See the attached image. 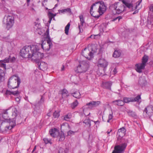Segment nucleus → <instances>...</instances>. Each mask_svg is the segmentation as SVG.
<instances>
[{
    "mask_svg": "<svg viewBox=\"0 0 153 153\" xmlns=\"http://www.w3.org/2000/svg\"><path fill=\"white\" fill-rule=\"evenodd\" d=\"M38 68L43 71H44L47 68V65L46 63L44 62H39L38 64Z\"/></svg>",
    "mask_w": 153,
    "mask_h": 153,
    "instance_id": "16",
    "label": "nucleus"
},
{
    "mask_svg": "<svg viewBox=\"0 0 153 153\" xmlns=\"http://www.w3.org/2000/svg\"><path fill=\"white\" fill-rule=\"evenodd\" d=\"M88 66L89 65L87 62L82 61L75 69V71L79 73H85L87 70Z\"/></svg>",
    "mask_w": 153,
    "mask_h": 153,
    "instance_id": "8",
    "label": "nucleus"
},
{
    "mask_svg": "<svg viewBox=\"0 0 153 153\" xmlns=\"http://www.w3.org/2000/svg\"><path fill=\"white\" fill-rule=\"evenodd\" d=\"M2 50V48L0 46V54H1V53Z\"/></svg>",
    "mask_w": 153,
    "mask_h": 153,
    "instance_id": "60",
    "label": "nucleus"
},
{
    "mask_svg": "<svg viewBox=\"0 0 153 153\" xmlns=\"http://www.w3.org/2000/svg\"><path fill=\"white\" fill-rule=\"evenodd\" d=\"M153 114V106L149 105L145 108L143 112V116L144 117L150 118Z\"/></svg>",
    "mask_w": 153,
    "mask_h": 153,
    "instance_id": "10",
    "label": "nucleus"
},
{
    "mask_svg": "<svg viewBox=\"0 0 153 153\" xmlns=\"http://www.w3.org/2000/svg\"><path fill=\"white\" fill-rule=\"evenodd\" d=\"M150 10L153 12V5L151 6L150 7Z\"/></svg>",
    "mask_w": 153,
    "mask_h": 153,
    "instance_id": "56",
    "label": "nucleus"
},
{
    "mask_svg": "<svg viewBox=\"0 0 153 153\" xmlns=\"http://www.w3.org/2000/svg\"><path fill=\"white\" fill-rule=\"evenodd\" d=\"M4 119L6 120H7L8 119V115H5V117H3Z\"/></svg>",
    "mask_w": 153,
    "mask_h": 153,
    "instance_id": "55",
    "label": "nucleus"
},
{
    "mask_svg": "<svg viewBox=\"0 0 153 153\" xmlns=\"http://www.w3.org/2000/svg\"><path fill=\"white\" fill-rule=\"evenodd\" d=\"M74 133V132L72 131H69L68 132V135H71L72 134Z\"/></svg>",
    "mask_w": 153,
    "mask_h": 153,
    "instance_id": "50",
    "label": "nucleus"
},
{
    "mask_svg": "<svg viewBox=\"0 0 153 153\" xmlns=\"http://www.w3.org/2000/svg\"><path fill=\"white\" fill-rule=\"evenodd\" d=\"M73 96L75 98L77 99H79L81 97V94L79 92L76 91L72 94Z\"/></svg>",
    "mask_w": 153,
    "mask_h": 153,
    "instance_id": "29",
    "label": "nucleus"
},
{
    "mask_svg": "<svg viewBox=\"0 0 153 153\" xmlns=\"http://www.w3.org/2000/svg\"><path fill=\"white\" fill-rule=\"evenodd\" d=\"M36 146H35L34 147V148H33V151H32V153H33V152L36 149Z\"/></svg>",
    "mask_w": 153,
    "mask_h": 153,
    "instance_id": "58",
    "label": "nucleus"
},
{
    "mask_svg": "<svg viewBox=\"0 0 153 153\" xmlns=\"http://www.w3.org/2000/svg\"><path fill=\"white\" fill-rule=\"evenodd\" d=\"M60 116L59 111H55L53 114V117L55 118H58Z\"/></svg>",
    "mask_w": 153,
    "mask_h": 153,
    "instance_id": "35",
    "label": "nucleus"
},
{
    "mask_svg": "<svg viewBox=\"0 0 153 153\" xmlns=\"http://www.w3.org/2000/svg\"><path fill=\"white\" fill-rule=\"evenodd\" d=\"M12 118H9V122L12 123L14 125H16V123L18 124L19 123L21 120V117L18 114V111L17 109L14 107L12 108Z\"/></svg>",
    "mask_w": 153,
    "mask_h": 153,
    "instance_id": "5",
    "label": "nucleus"
},
{
    "mask_svg": "<svg viewBox=\"0 0 153 153\" xmlns=\"http://www.w3.org/2000/svg\"><path fill=\"white\" fill-rule=\"evenodd\" d=\"M124 8L125 7L122 4H120L119 3V5L118 6V7L116 10V13L119 14L122 13L124 11Z\"/></svg>",
    "mask_w": 153,
    "mask_h": 153,
    "instance_id": "22",
    "label": "nucleus"
},
{
    "mask_svg": "<svg viewBox=\"0 0 153 153\" xmlns=\"http://www.w3.org/2000/svg\"><path fill=\"white\" fill-rule=\"evenodd\" d=\"M119 2H117L114 3V4L111 5L110 7L111 9L112 10H114L115 11L117 8L118 7V6L119 5Z\"/></svg>",
    "mask_w": 153,
    "mask_h": 153,
    "instance_id": "27",
    "label": "nucleus"
},
{
    "mask_svg": "<svg viewBox=\"0 0 153 153\" xmlns=\"http://www.w3.org/2000/svg\"><path fill=\"white\" fill-rule=\"evenodd\" d=\"M126 129L124 128H122L118 130L117 132V135L120 137H122L125 135Z\"/></svg>",
    "mask_w": 153,
    "mask_h": 153,
    "instance_id": "20",
    "label": "nucleus"
},
{
    "mask_svg": "<svg viewBox=\"0 0 153 153\" xmlns=\"http://www.w3.org/2000/svg\"><path fill=\"white\" fill-rule=\"evenodd\" d=\"M128 115L132 117H135L136 116V114L135 112L131 111H127Z\"/></svg>",
    "mask_w": 153,
    "mask_h": 153,
    "instance_id": "34",
    "label": "nucleus"
},
{
    "mask_svg": "<svg viewBox=\"0 0 153 153\" xmlns=\"http://www.w3.org/2000/svg\"><path fill=\"white\" fill-rule=\"evenodd\" d=\"M101 103L100 101H90V102L86 103V105L82 107L83 112L85 116L88 115L90 113H89L88 114L85 113L86 109H93L95 107L99 106Z\"/></svg>",
    "mask_w": 153,
    "mask_h": 153,
    "instance_id": "6",
    "label": "nucleus"
},
{
    "mask_svg": "<svg viewBox=\"0 0 153 153\" xmlns=\"http://www.w3.org/2000/svg\"><path fill=\"white\" fill-rule=\"evenodd\" d=\"M123 4L127 8L133 9V4L129 1L128 0H120Z\"/></svg>",
    "mask_w": 153,
    "mask_h": 153,
    "instance_id": "19",
    "label": "nucleus"
},
{
    "mask_svg": "<svg viewBox=\"0 0 153 153\" xmlns=\"http://www.w3.org/2000/svg\"><path fill=\"white\" fill-rule=\"evenodd\" d=\"M80 20V25L79 24L78 25V28L79 30V32H82L83 31L82 27L83 26V24L85 23V20L82 15H80L79 16Z\"/></svg>",
    "mask_w": 153,
    "mask_h": 153,
    "instance_id": "18",
    "label": "nucleus"
},
{
    "mask_svg": "<svg viewBox=\"0 0 153 153\" xmlns=\"http://www.w3.org/2000/svg\"><path fill=\"white\" fill-rule=\"evenodd\" d=\"M64 149L62 148H60L59 149V151L58 153H62V152L63 151Z\"/></svg>",
    "mask_w": 153,
    "mask_h": 153,
    "instance_id": "53",
    "label": "nucleus"
},
{
    "mask_svg": "<svg viewBox=\"0 0 153 153\" xmlns=\"http://www.w3.org/2000/svg\"><path fill=\"white\" fill-rule=\"evenodd\" d=\"M4 75L5 74L4 73H2L0 74V83L4 80Z\"/></svg>",
    "mask_w": 153,
    "mask_h": 153,
    "instance_id": "40",
    "label": "nucleus"
},
{
    "mask_svg": "<svg viewBox=\"0 0 153 153\" xmlns=\"http://www.w3.org/2000/svg\"><path fill=\"white\" fill-rule=\"evenodd\" d=\"M132 97H125L123 98V100L124 103H128L130 102H132Z\"/></svg>",
    "mask_w": 153,
    "mask_h": 153,
    "instance_id": "31",
    "label": "nucleus"
},
{
    "mask_svg": "<svg viewBox=\"0 0 153 153\" xmlns=\"http://www.w3.org/2000/svg\"><path fill=\"white\" fill-rule=\"evenodd\" d=\"M135 66L136 67L135 69L136 71L139 73H141L142 72V70L145 68L146 66L142 63H140L136 64Z\"/></svg>",
    "mask_w": 153,
    "mask_h": 153,
    "instance_id": "17",
    "label": "nucleus"
},
{
    "mask_svg": "<svg viewBox=\"0 0 153 153\" xmlns=\"http://www.w3.org/2000/svg\"><path fill=\"white\" fill-rule=\"evenodd\" d=\"M62 94V98L65 99L69 96L68 92L65 89H64L60 91Z\"/></svg>",
    "mask_w": 153,
    "mask_h": 153,
    "instance_id": "21",
    "label": "nucleus"
},
{
    "mask_svg": "<svg viewBox=\"0 0 153 153\" xmlns=\"http://www.w3.org/2000/svg\"><path fill=\"white\" fill-rule=\"evenodd\" d=\"M112 102L114 103V105L120 106H123L124 104L123 100H119L114 101Z\"/></svg>",
    "mask_w": 153,
    "mask_h": 153,
    "instance_id": "23",
    "label": "nucleus"
},
{
    "mask_svg": "<svg viewBox=\"0 0 153 153\" xmlns=\"http://www.w3.org/2000/svg\"><path fill=\"white\" fill-rule=\"evenodd\" d=\"M121 143L115 146L114 149L112 153H123L127 146L128 140L127 139L122 138L121 140Z\"/></svg>",
    "mask_w": 153,
    "mask_h": 153,
    "instance_id": "4",
    "label": "nucleus"
},
{
    "mask_svg": "<svg viewBox=\"0 0 153 153\" xmlns=\"http://www.w3.org/2000/svg\"><path fill=\"white\" fill-rule=\"evenodd\" d=\"M0 66L3 68L4 69H6V65L5 63L1 60L0 61Z\"/></svg>",
    "mask_w": 153,
    "mask_h": 153,
    "instance_id": "38",
    "label": "nucleus"
},
{
    "mask_svg": "<svg viewBox=\"0 0 153 153\" xmlns=\"http://www.w3.org/2000/svg\"><path fill=\"white\" fill-rule=\"evenodd\" d=\"M97 36V35H91L90 36V38L93 39H95V36Z\"/></svg>",
    "mask_w": 153,
    "mask_h": 153,
    "instance_id": "54",
    "label": "nucleus"
},
{
    "mask_svg": "<svg viewBox=\"0 0 153 153\" xmlns=\"http://www.w3.org/2000/svg\"><path fill=\"white\" fill-rule=\"evenodd\" d=\"M108 63L104 59L100 58L99 59L98 62V66L99 67L106 68L108 65Z\"/></svg>",
    "mask_w": 153,
    "mask_h": 153,
    "instance_id": "12",
    "label": "nucleus"
},
{
    "mask_svg": "<svg viewBox=\"0 0 153 153\" xmlns=\"http://www.w3.org/2000/svg\"><path fill=\"white\" fill-rule=\"evenodd\" d=\"M121 54V52L120 50H116L114 52L113 56L115 58H118L120 56Z\"/></svg>",
    "mask_w": 153,
    "mask_h": 153,
    "instance_id": "25",
    "label": "nucleus"
},
{
    "mask_svg": "<svg viewBox=\"0 0 153 153\" xmlns=\"http://www.w3.org/2000/svg\"><path fill=\"white\" fill-rule=\"evenodd\" d=\"M118 19V18H117V17L114 19H113V21H116V20H117V19Z\"/></svg>",
    "mask_w": 153,
    "mask_h": 153,
    "instance_id": "64",
    "label": "nucleus"
},
{
    "mask_svg": "<svg viewBox=\"0 0 153 153\" xmlns=\"http://www.w3.org/2000/svg\"><path fill=\"white\" fill-rule=\"evenodd\" d=\"M15 60H16V58L14 56L11 57V56H10V62H13Z\"/></svg>",
    "mask_w": 153,
    "mask_h": 153,
    "instance_id": "48",
    "label": "nucleus"
},
{
    "mask_svg": "<svg viewBox=\"0 0 153 153\" xmlns=\"http://www.w3.org/2000/svg\"><path fill=\"white\" fill-rule=\"evenodd\" d=\"M106 7L103 1H98L94 3L91 6L90 13L95 18H99L106 11Z\"/></svg>",
    "mask_w": 153,
    "mask_h": 153,
    "instance_id": "2",
    "label": "nucleus"
},
{
    "mask_svg": "<svg viewBox=\"0 0 153 153\" xmlns=\"http://www.w3.org/2000/svg\"><path fill=\"white\" fill-rule=\"evenodd\" d=\"M48 38L47 40V44L44 43V41L42 42V44H41V46L43 50L45 51H49L50 49L52 46V43L50 38L48 36L47 37Z\"/></svg>",
    "mask_w": 153,
    "mask_h": 153,
    "instance_id": "11",
    "label": "nucleus"
},
{
    "mask_svg": "<svg viewBox=\"0 0 153 153\" xmlns=\"http://www.w3.org/2000/svg\"><path fill=\"white\" fill-rule=\"evenodd\" d=\"M138 83L142 87L145 86L147 84L146 77L143 76L140 77L139 79Z\"/></svg>",
    "mask_w": 153,
    "mask_h": 153,
    "instance_id": "15",
    "label": "nucleus"
},
{
    "mask_svg": "<svg viewBox=\"0 0 153 153\" xmlns=\"http://www.w3.org/2000/svg\"><path fill=\"white\" fill-rule=\"evenodd\" d=\"M39 47L37 45L26 46L20 50V56L23 58H32L33 59H42L44 56L43 53L39 51Z\"/></svg>",
    "mask_w": 153,
    "mask_h": 153,
    "instance_id": "1",
    "label": "nucleus"
},
{
    "mask_svg": "<svg viewBox=\"0 0 153 153\" xmlns=\"http://www.w3.org/2000/svg\"><path fill=\"white\" fill-rule=\"evenodd\" d=\"M5 18V22L4 21L3 22L6 24L7 30H9L12 27L14 23V17L13 16H8L4 17V19Z\"/></svg>",
    "mask_w": 153,
    "mask_h": 153,
    "instance_id": "9",
    "label": "nucleus"
},
{
    "mask_svg": "<svg viewBox=\"0 0 153 153\" xmlns=\"http://www.w3.org/2000/svg\"><path fill=\"white\" fill-rule=\"evenodd\" d=\"M64 66L63 65L61 68V70L62 71H63L64 70Z\"/></svg>",
    "mask_w": 153,
    "mask_h": 153,
    "instance_id": "62",
    "label": "nucleus"
},
{
    "mask_svg": "<svg viewBox=\"0 0 153 153\" xmlns=\"http://www.w3.org/2000/svg\"><path fill=\"white\" fill-rule=\"evenodd\" d=\"M20 100L21 97H18L15 98V100L18 102V103H19L20 102Z\"/></svg>",
    "mask_w": 153,
    "mask_h": 153,
    "instance_id": "49",
    "label": "nucleus"
},
{
    "mask_svg": "<svg viewBox=\"0 0 153 153\" xmlns=\"http://www.w3.org/2000/svg\"><path fill=\"white\" fill-rule=\"evenodd\" d=\"M30 0H27V5H29V3H30Z\"/></svg>",
    "mask_w": 153,
    "mask_h": 153,
    "instance_id": "63",
    "label": "nucleus"
},
{
    "mask_svg": "<svg viewBox=\"0 0 153 153\" xmlns=\"http://www.w3.org/2000/svg\"><path fill=\"white\" fill-rule=\"evenodd\" d=\"M117 18L119 21L120 19H122V17L121 16H119L117 17Z\"/></svg>",
    "mask_w": 153,
    "mask_h": 153,
    "instance_id": "59",
    "label": "nucleus"
},
{
    "mask_svg": "<svg viewBox=\"0 0 153 153\" xmlns=\"http://www.w3.org/2000/svg\"><path fill=\"white\" fill-rule=\"evenodd\" d=\"M43 140H44L45 143L46 144L50 143L51 144L52 143L51 142V139L49 140L47 138H45L43 139Z\"/></svg>",
    "mask_w": 153,
    "mask_h": 153,
    "instance_id": "39",
    "label": "nucleus"
},
{
    "mask_svg": "<svg viewBox=\"0 0 153 153\" xmlns=\"http://www.w3.org/2000/svg\"><path fill=\"white\" fill-rule=\"evenodd\" d=\"M34 28L37 30H40L41 29L40 25L39 24L35 25Z\"/></svg>",
    "mask_w": 153,
    "mask_h": 153,
    "instance_id": "45",
    "label": "nucleus"
},
{
    "mask_svg": "<svg viewBox=\"0 0 153 153\" xmlns=\"http://www.w3.org/2000/svg\"><path fill=\"white\" fill-rule=\"evenodd\" d=\"M48 15L49 19H52L56 16V14L49 12L48 13Z\"/></svg>",
    "mask_w": 153,
    "mask_h": 153,
    "instance_id": "42",
    "label": "nucleus"
},
{
    "mask_svg": "<svg viewBox=\"0 0 153 153\" xmlns=\"http://www.w3.org/2000/svg\"><path fill=\"white\" fill-rule=\"evenodd\" d=\"M141 99L140 96L139 95H137L135 97H132V102H138L140 99Z\"/></svg>",
    "mask_w": 153,
    "mask_h": 153,
    "instance_id": "33",
    "label": "nucleus"
},
{
    "mask_svg": "<svg viewBox=\"0 0 153 153\" xmlns=\"http://www.w3.org/2000/svg\"><path fill=\"white\" fill-rule=\"evenodd\" d=\"M113 117V113L112 112L111 114H109L108 117V119L107 120V122L109 123L111 122V121Z\"/></svg>",
    "mask_w": 153,
    "mask_h": 153,
    "instance_id": "43",
    "label": "nucleus"
},
{
    "mask_svg": "<svg viewBox=\"0 0 153 153\" xmlns=\"http://www.w3.org/2000/svg\"><path fill=\"white\" fill-rule=\"evenodd\" d=\"M111 131H112V130L111 129L109 131V130H108L107 132V134H109L111 132Z\"/></svg>",
    "mask_w": 153,
    "mask_h": 153,
    "instance_id": "61",
    "label": "nucleus"
},
{
    "mask_svg": "<svg viewBox=\"0 0 153 153\" xmlns=\"http://www.w3.org/2000/svg\"><path fill=\"white\" fill-rule=\"evenodd\" d=\"M149 57L146 55H144L142 58V64L146 66V62H148V60Z\"/></svg>",
    "mask_w": 153,
    "mask_h": 153,
    "instance_id": "28",
    "label": "nucleus"
},
{
    "mask_svg": "<svg viewBox=\"0 0 153 153\" xmlns=\"http://www.w3.org/2000/svg\"><path fill=\"white\" fill-rule=\"evenodd\" d=\"M19 92L18 91H10L7 90L6 92V94L7 95H9L13 94V95H15L16 94H19Z\"/></svg>",
    "mask_w": 153,
    "mask_h": 153,
    "instance_id": "26",
    "label": "nucleus"
},
{
    "mask_svg": "<svg viewBox=\"0 0 153 153\" xmlns=\"http://www.w3.org/2000/svg\"><path fill=\"white\" fill-rule=\"evenodd\" d=\"M112 85V82L111 81L102 82V86L103 88L109 90H111V87Z\"/></svg>",
    "mask_w": 153,
    "mask_h": 153,
    "instance_id": "14",
    "label": "nucleus"
},
{
    "mask_svg": "<svg viewBox=\"0 0 153 153\" xmlns=\"http://www.w3.org/2000/svg\"><path fill=\"white\" fill-rule=\"evenodd\" d=\"M78 104V102L77 100H76L71 105V108L73 109Z\"/></svg>",
    "mask_w": 153,
    "mask_h": 153,
    "instance_id": "37",
    "label": "nucleus"
},
{
    "mask_svg": "<svg viewBox=\"0 0 153 153\" xmlns=\"http://www.w3.org/2000/svg\"><path fill=\"white\" fill-rule=\"evenodd\" d=\"M44 98L43 96L41 97V98L40 100V102L41 103H42L44 102Z\"/></svg>",
    "mask_w": 153,
    "mask_h": 153,
    "instance_id": "52",
    "label": "nucleus"
},
{
    "mask_svg": "<svg viewBox=\"0 0 153 153\" xmlns=\"http://www.w3.org/2000/svg\"><path fill=\"white\" fill-rule=\"evenodd\" d=\"M57 137L59 139V140L60 141H63L65 139V135L63 132H59V134L57 135Z\"/></svg>",
    "mask_w": 153,
    "mask_h": 153,
    "instance_id": "24",
    "label": "nucleus"
},
{
    "mask_svg": "<svg viewBox=\"0 0 153 153\" xmlns=\"http://www.w3.org/2000/svg\"><path fill=\"white\" fill-rule=\"evenodd\" d=\"M7 110H5L3 111L2 113V117H5V115H7L8 114V112H7Z\"/></svg>",
    "mask_w": 153,
    "mask_h": 153,
    "instance_id": "47",
    "label": "nucleus"
},
{
    "mask_svg": "<svg viewBox=\"0 0 153 153\" xmlns=\"http://www.w3.org/2000/svg\"><path fill=\"white\" fill-rule=\"evenodd\" d=\"M72 117L71 114L70 113H68L67 114L65 115L64 117V120H65L69 121Z\"/></svg>",
    "mask_w": 153,
    "mask_h": 153,
    "instance_id": "30",
    "label": "nucleus"
},
{
    "mask_svg": "<svg viewBox=\"0 0 153 153\" xmlns=\"http://www.w3.org/2000/svg\"><path fill=\"white\" fill-rule=\"evenodd\" d=\"M50 135L51 136L53 137H56L59 134V131L56 128L51 129L49 131Z\"/></svg>",
    "mask_w": 153,
    "mask_h": 153,
    "instance_id": "13",
    "label": "nucleus"
},
{
    "mask_svg": "<svg viewBox=\"0 0 153 153\" xmlns=\"http://www.w3.org/2000/svg\"><path fill=\"white\" fill-rule=\"evenodd\" d=\"M15 125H14L13 123V124H11V126H6L5 127V130L6 131H7V130H8V129L11 130L14 127V126H15Z\"/></svg>",
    "mask_w": 153,
    "mask_h": 153,
    "instance_id": "36",
    "label": "nucleus"
},
{
    "mask_svg": "<svg viewBox=\"0 0 153 153\" xmlns=\"http://www.w3.org/2000/svg\"><path fill=\"white\" fill-rule=\"evenodd\" d=\"M141 1H142V0H139L138 1L137 3V4L136 5V7H135V8H136L137 6L138 5H139V4H140V3H141Z\"/></svg>",
    "mask_w": 153,
    "mask_h": 153,
    "instance_id": "51",
    "label": "nucleus"
},
{
    "mask_svg": "<svg viewBox=\"0 0 153 153\" xmlns=\"http://www.w3.org/2000/svg\"><path fill=\"white\" fill-rule=\"evenodd\" d=\"M10 56H9L8 57H6L4 59L1 60L5 63H8L10 62Z\"/></svg>",
    "mask_w": 153,
    "mask_h": 153,
    "instance_id": "44",
    "label": "nucleus"
},
{
    "mask_svg": "<svg viewBox=\"0 0 153 153\" xmlns=\"http://www.w3.org/2000/svg\"><path fill=\"white\" fill-rule=\"evenodd\" d=\"M62 12H68L69 13H71V10L70 8H67L66 9L62 10H61Z\"/></svg>",
    "mask_w": 153,
    "mask_h": 153,
    "instance_id": "41",
    "label": "nucleus"
},
{
    "mask_svg": "<svg viewBox=\"0 0 153 153\" xmlns=\"http://www.w3.org/2000/svg\"><path fill=\"white\" fill-rule=\"evenodd\" d=\"M21 83V79L17 76L13 75L10 77L7 83L8 87L11 89L19 87Z\"/></svg>",
    "mask_w": 153,
    "mask_h": 153,
    "instance_id": "3",
    "label": "nucleus"
},
{
    "mask_svg": "<svg viewBox=\"0 0 153 153\" xmlns=\"http://www.w3.org/2000/svg\"><path fill=\"white\" fill-rule=\"evenodd\" d=\"M138 12V10H136L133 13V14H136Z\"/></svg>",
    "mask_w": 153,
    "mask_h": 153,
    "instance_id": "57",
    "label": "nucleus"
},
{
    "mask_svg": "<svg viewBox=\"0 0 153 153\" xmlns=\"http://www.w3.org/2000/svg\"><path fill=\"white\" fill-rule=\"evenodd\" d=\"M93 45L91 46L90 49H91V51L87 48H85L84 50L82 51V54L88 60H91L94 57V53L96 52L95 50H93Z\"/></svg>",
    "mask_w": 153,
    "mask_h": 153,
    "instance_id": "7",
    "label": "nucleus"
},
{
    "mask_svg": "<svg viewBox=\"0 0 153 153\" xmlns=\"http://www.w3.org/2000/svg\"><path fill=\"white\" fill-rule=\"evenodd\" d=\"M83 123H85L86 125H89V126H91V124L90 123V121L88 119H86L84 121Z\"/></svg>",
    "mask_w": 153,
    "mask_h": 153,
    "instance_id": "46",
    "label": "nucleus"
},
{
    "mask_svg": "<svg viewBox=\"0 0 153 153\" xmlns=\"http://www.w3.org/2000/svg\"><path fill=\"white\" fill-rule=\"evenodd\" d=\"M70 26V24L68 23L65 27V33L66 35H68V34Z\"/></svg>",
    "mask_w": 153,
    "mask_h": 153,
    "instance_id": "32",
    "label": "nucleus"
}]
</instances>
